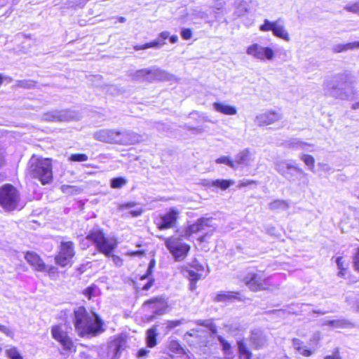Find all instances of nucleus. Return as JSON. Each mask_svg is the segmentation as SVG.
Listing matches in <instances>:
<instances>
[{"instance_id":"nucleus-44","label":"nucleus","mask_w":359,"mask_h":359,"mask_svg":"<svg viewBox=\"0 0 359 359\" xmlns=\"http://www.w3.org/2000/svg\"><path fill=\"white\" fill-rule=\"evenodd\" d=\"M345 9L347 11L352 12L359 15V1L354 4L346 5Z\"/></svg>"},{"instance_id":"nucleus-4","label":"nucleus","mask_w":359,"mask_h":359,"mask_svg":"<svg viewBox=\"0 0 359 359\" xmlns=\"http://www.w3.org/2000/svg\"><path fill=\"white\" fill-rule=\"evenodd\" d=\"M86 238L91 242L100 252L108 257H110L111 253L116 248L118 245L115 238L106 237L100 229L91 230Z\"/></svg>"},{"instance_id":"nucleus-16","label":"nucleus","mask_w":359,"mask_h":359,"mask_svg":"<svg viewBox=\"0 0 359 359\" xmlns=\"http://www.w3.org/2000/svg\"><path fill=\"white\" fill-rule=\"evenodd\" d=\"M94 137L101 142L119 144L120 131L109 129L100 130L94 133Z\"/></svg>"},{"instance_id":"nucleus-2","label":"nucleus","mask_w":359,"mask_h":359,"mask_svg":"<svg viewBox=\"0 0 359 359\" xmlns=\"http://www.w3.org/2000/svg\"><path fill=\"white\" fill-rule=\"evenodd\" d=\"M29 173L37 179L43 185L48 184L53 181V168L49 158L32 157L29 161Z\"/></svg>"},{"instance_id":"nucleus-43","label":"nucleus","mask_w":359,"mask_h":359,"mask_svg":"<svg viewBox=\"0 0 359 359\" xmlns=\"http://www.w3.org/2000/svg\"><path fill=\"white\" fill-rule=\"evenodd\" d=\"M336 263H337V267L339 270L338 275L339 276H343L344 275V271L346 270V268L344 266V264H343V257H337Z\"/></svg>"},{"instance_id":"nucleus-13","label":"nucleus","mask_w":359,"mask_h":359,"mask_svg":"<svg viewBox=\"0 0 359 359\" xmlns=\"http://www.w3.org/2000/svg\"><path fill=\"white\" fill-rule=\"evenodd\" d=\"M275 169L285 178L292 177V175H290L291 173L289 172V170L294 171L299 174H304V170L301 168L289 161H277L275 163Z\"/></svg>"},{"instance_id":"nucleus-11","label":"nucleus","mask_w":359,"mask_h":359,"mask_svg":"<svg viewBox=\"0 0 359 359\" xmlns=\"http://www.w3.org/2000/svg\"><path fill=\"white\" fill-rule=\"evenodd\" d=\"M269 281L262 272L249 273L244 278L245 285L255 292L267 289Z\"/></svg>"},{"instance_id":"nucleus-15","label":"nucleus","mask_w":359,"mask_h":359,"mask_svg":"<svg viewBox=\"0 0 359 359\" xmlns=\"http://www.w3.org/2000/svg\"><path fill=\"white\" fill-rule=\"evenodd\" d=\"M180 212L175 208H171L168 212L161 215L157 222L159 229L172 228L177 221Z\"/></svg>"},{"instance_id":"nucleus-3","label":"nucleus","mask_w":359,"mask_h":359,"mask_svg":"<svg viewBox=\"0 0 359 359\" xmlns=\"http://www.w3.org/2000/svg\"><path fill=\"white\" fill-rule=\"evenodd\" d=\"M347 75H340L335 81L327 83V92L335 98L344 100H352L355 98L357 91L351 83L346 82Z\"/></svg>"},{"instance_id":"nucleus-6","label":"nucleus","mask_w":359,"mask_h":359,"mask_svg":"<svg viewBox=\"0 0 359 359\" xmlns=\"http://www.w3.org/2000/svg\"><path fill=\"white\" fill-rule=\"evenodd\" d=\"M165 245L175 261L180 262L185 259L190 246L178 237L172 236L165 239Z\"/></svg>"},{"instance_id":"nucleus-60","label":"nucleus","mask_w":359,"mask_h":359,"mask_svg":"<svg viewBox=\"0 0 359 359\" xmlns=\"http://www.w3.org/2000/svg\"><path fill=\"white\" fill-rule=\"evenodd\" d=\"M195 16L198 18H205L208 16L207 13L204 11H198L194 13Z\"/></svg>"},{"instance_id":"nucleus-26","label":"nucleus","mask_w":359,"mask_h":359,"mask_svg":"<svg viewBox=\"0 0 359 359\" xmlns=\"http://www.w3.org/2000/svg\"><path fill=\"white\" fill-rule=\"evenodd\" d=\"M272 32L276 37L280 38L286 41H289L290 39L288 32L280 20H276Z\"/></svg>"},{"instance_id":"nucleus-33","label":"nucleus","mask_w":359,"mask_h":359,"mask_svg":"<svg viewBox=\"0 0 359 359\" xmlns=\"http://www.w3.org/2000/svg\"><path fill=\"white\" fill-rule=\"evenodd\" d=\"M289 207L287 201L283 200H276L269 204V208L273 210H284Z\"/></svg>"},{"instance_id":"nucleus-35","label":"nucleus","mask_w":359,"mask_h":359,"mask_svg":"<svg viewBox=\"0 0 359 359\" xmlns=\"http://www.w3.org/2000/svg\"><path fill=\"white\" fill-rule=\"evenodd\" d=\"M127 180L124 177H115L111 180L110 186L113 189H120L126 185Z\"/></svg>"},{"instance_id":"nucleus-36","label":"nucleus","mask_w":359,"mask_h":359,"mask_svg":"<svg viewBox=\"0 0 359 359\" xmlns=\"http://www.w3.org/2000/svg\"><path fill=\"white\" fill-rule=\"evenodd\" d=\"M217 163H224L231 168L236 169L235 161H232L229 156H222L216 159Z\"/></svg>"},{"instance_id":"nucleus-12","label":"nucleus","mask_w":359,"mask_h":359,"mask_svg":"<svg viewBox=\"0 0 359 359\" xmlns=\"http://www.w3.org/2000/svg\"><path fill=\"white\" fill-rule=\"evenodd\" d=\"M135 79L140 81H152L154 80H164L167 74L159 69H143L135 72Z\"/></svg>"},{"instance_id":"nucleus-5","label":"nucleus","mask_w":359,"mask_h":359,"mask_svg":"<svg viewBox=\"0 0 359 359\" xmlns=\"http://www.w3.org/2000/svg\"><path fill=\"white\" fill-rule=\"evenodd\" d=\"M20 194L13 185L7 184L0 187V206L6 211L18 208Z\"/></svg>"},{"instance_id":"nucleus-19","label":"nucleus","mask_w":359,"mask_h":359,"mask_svg":"<svg viewBox=\"0 0 359 359\" xmlns=\"http://www.w3.org/2000/svg\"><path fill=\"white\" fill-rule=\"evenodd\" d=\"M211 222L212 220L210 218H201L198 219L195 223L187 226L186 235L190 236L193 233L204 231L205 227L211 226Z\"/></svg>"},{"instance_id":"nucleus-38","label":"nucleus","mask_w":359,"mask_h":359,"mask_svg":"<svg viewBox=\"0 0 359 359\" xmlns=\"http://www.w3.org/2000/svg\"><path fill=\"white\" fill-rule=\"evenodd\" d=\"M290 146L292 148L297 149H306V147H311V145L309 143L300 141L299 140H293L290 142Z\"/></svg>"},{"instance_id":"nucleus-9","label":"nucleus","mask_w":359,"mask_h":359,"mask_svg":"<svg viewBox=\"0 0 359 359\" xmlns=\"http://www.w3.org/2000/svg\"><path fill=\"white\" fill-rule=\"evenodd\" d=\"M52 337L57 341L65 351H72L74 348L72 339L69 337L65 325H53L51 328Z\"/></svg>"},{"instance_id":"nucleus-52","label":"nucleus","mask_w":359,"mask_h":359,"mask_svg":"<svg viewBox=\"0 0 359 359\" xmlns=\"http://www.w3.org/2000/svg\"><path fill=\"white\" fill-rule=\"evenodd\" d=\"M225 5V1L223 0H217L214 2L212 8L217 10H221Z\"/></svg>"},{"instance_id":"nucleus-30","label":"nucleus","mask_w":359,"mask_h":359,"mask_svg":"<svg viewBox=\"0 0 359 359\" xmlns=\"http://www.w3.org/2000/svg\"><path fill=\"white\" fill-rule=\"evenodd\" d=\"M249 11V5L248 0H241L236 6L235 15L238 17L243 16Z\"/></svg>"},{"instance_id":"nucleus-39","label":"nucleus","mask_w":359,"mask_h":359,"mask_svg":"<svg viewBox=\"0 0 359 359\" xmlns=\"http://www.w3.org/2000/svg\"><path fill=\"white\" fill-rule=\"evenodd\" d=\"M98 291V288L96 285H93L83 290V294L87 297L89 299L94 297Z\"/></svg>"},{"instance_id":"nucleus-18","label":"nucleus","mask_w":359,"mask_h":359,"mask_svg":"<svg viewBox=\"0 0 359 359\" xmlns=\"http://www.w3.org/2000/svg\"><path fill=\"white\" fill-rule=\"evenodd\" d=\"M250 342L256 349L264 347L267 343V339L263 332L259 329L252 330Z\"/></svg>"},{"instance_id":"nucleus-61","label":"nucleus","mask_w":359,"mask_h":359,"mask_svg":"<svg viewBox=\"0 0 359 359\" xmlns=\"http://www.w3.org/2000/svg\"><path fill=\"white\" fill-rule=\"evenodd\" d=\"M154 280H149L143 287L142 290H148L151 288V287L153 285Z\"/></svg>"},{"instance_id":"nucleus-62","label":"nucleus","mask_w":359,"mask_h":359,"mask_svg":"<svg viewBox=\"0 0 359 359\" xmlns=\"http://www.w3.org/2000/svg\"><path fill=\"white\" fill-rule=\"evenodd\" d=\"M128 254L132 257L142 256V255H144V251H142V250L131 251Z\"/></svg>"},{"instance_id":"nucleus-27","label":"nucleus","mask_w":359,"mask_h":359,"mask_svg":"<svg viewBox=\"0 0 359 359\" xmlns=\"http://www.w3.org/2000/svg\"><path fill=\"white\" fill-rule=\"evenodd\" d=\"M292 346L294 348L302 355L304 357L311 356L313 351L309 349L304 343L299 339H293Z\"/></svg>"},{"instance_id":"nucleus-29","label":"nucleus","mask_w":359,"mask_h":359,"mask_svg":"<svg viewBox=\"0 0 359 359\" xmlns=\"http://www.w3.org/2000/svg\"><path fill=\"white\" fill-rule=\"evenodd\" d=\"M238 294V292H221L215 295L214 301L217 302H230L237 299Z\"/></svg>"},{"instance_id":"nucleus-57","label":"nucleus","mask_w":359,"mask_h":359,"mask_svg":"<svg viewBox=\"0 0 359 359\" xmlns=\"http://www.w3.org/2000/svg\"><path fill=\"white\" fill-rule=\"evenodd\" d=\"M170 36V33L167 31L162 32L160 33L158 38L161 41H165V39H167Z\"/></svg>"},{"instance_id":"nucleus-24","label":"nucleus","mask_w":359,"mask_h":359,"mask_svg":"<svg viewBox=\"0 0 359 359\" xmlns=\"http://www.w3.org/2000/svg\"><path fill=\"white\" fill-rule=\"evenodd\" d=\"M213 108L215 111L225 115H235L237 113V109L235 107L224 102H215Z\"/></svg>"},{"instance_id":"nucleus-49","label":"nucleus","mask_w":359,"mask_h":359,"mask_svg":"<svg viewBox=\"0 0 359 359\" xmlns=\"http://www.w3.org/2000/svg\"><path fill=\"white\" fill-rule=\"evenodd\" d=\"M181 36L185 40L191 39L192 36L191 30L190 29H183L181 31Z\"/></svg>"},{"instance_id":"nucleus-41","label":"nucleus","mask_w":359,"mask_h":359,"mask_svg":"<svg viewBox=\"0 0 359 359\" xmlns=\"http://www.w3.org/2000/svg\"><path fill=\"white\" fill-rule=\"evenodd\" d=\"M88 157L85 154H72L69 157V160L72 161H78V162H82V161H88Z\"/></svg>"},{"instance_id":"nucleus-28","label":"nucleus","mask_w":359,"mask_h":359,"mask_svg":"<svg viewBox=\"0 0 359 359\" xmlns=\"http://www.w3.org/2000/svg\"><path fill=\"white\" fill-rule=\"evenodd\" d=\"M44 118L49 121H65L69 119L65 111H53L45 115Z\"/></svg>"},{"instance_id":"nucleus-20","label":"nucleus","mask_w":359,"mask_h":359,"mask_svg":"<svg viewBox=\"0 0 359 359\" xmlns=\"http://www.w3.org/2000/svg\"><path fill=\"white\" fill-rule=\"evenodd\" d=\"M26 261L37 271L45 269V263L41 257L34 252H27L25 255Z\"/></svg>"},{"instance_id":"nucleus-25","label":"nucleus","mask_w":359,"mask_h":359,"mask_svg":"<svg viewBox=\"0 0 359 359\" xmlns=\"http://www.w3.org/2000/svg\"><path fill=\"white\" fill-rule=\"evenodd\" d=\"M237 359H252V354L243 339L237 341Z\"/></svg>"},{"instance_id":"nucleus-58","label":"nucleus","mask_w":359,"mask_h":359,"mask_svg":"<svg viewBox=\"0 0 359 359\" xmlns=\"http://www.w3.org/2000/svg\"><path fill=\"white\" fill-rule=\"evenodd\" d=\"M142 213V208H137L134 210H131L130 211V214L132 217H138L140 215H141V214Z\"/></svg>"},{"instance_id":"nucleus-22","label":"nucleus","mask_w":359,"mask_h":359,"mask_svg":"<svg viewBox=\"0 0 359 359\" xmlns=\"http://www.w3.org/2000/svg\"><path fill=\"white\" fill-rule=\"evenodd\" d=\"M144 306H148L155 315H162L165 310L163 302L158 298L151 299L144 302Z\"/></svg>"},{"instance_id":"nucleus-56","label":"nucleus","mask_w":359,"mask_h":359,"mask_svg":"<svg viewBox=\"0 0 359 359\" xmlns=\"http://www.w3.org/2000/svg\"><path fill=\"white\" fill-rule=\"evenodd\" d=\"M0 331L6 334L7 336H12L13 332L10 330L8 327L5 325L0 324Z\"/></svg>"},{"instance_id":"nucleus-34","label":"nucleus","mask_w":359,"mask_h":359,"mask_svg":"<svg viewBox=\"0 0 359 359\" xmlns=\"http://www.w3.org/2000/svg\"><path fill=\"white\" fill-rule=\"evenodd\" d=\"M300 159L308 166V168L310 170L313 171L315 159L312 156L308 154H302L300 156Z\"/></svg>"},{"instance_id":"nucleus-46","label":"nucleus","mask_w":359,"mask_h":359,"mask_svg":"<svg viewBox=\"0 0 359 359\" xmlns=\"http://www.w3.org/2000/svg\"><path fill=\"white\" fill-rule=\"evenodd\" d=\"M324 325H330L334 327H341L343 326L344 323L341 320H333L326 321L325 323H324Z\"/></svg>"},{"instance_id":"nucleus-50","label":"nucleus","mask_w":359,"mask_h":359,"mask_svg":"<svg viewBox=\"0 0 359 359\" xmlns=\"http://www.w3.org/2000/svg\"><path fill=\"white\" fill-rule=\"evenodd\" d=\"M112 261L116 266H121L123 264V259L117 255H111Z\"/></svg>"},{"instance_id":"nucleus-7","label":"nucleus","mask_w":359,"mask_h":359,"mask_svg":"<svg viewBox=\"0 0 359 359\" xmlns=\"http://www.w3.org/2000/svg\"><path fill=\"white\" fill-rule=\"evenodd\" d=\"M124 346L125 341L121 338L111 340L107 345L100 348L98 353L100 359H118L120 352Z\"/></svg>"},{"instance_id":"nucleus-48","label":"nucleus","mask_w":359,"mask_h":359,"mask_svg":"<svg viewBox=\"0 0 359 359\" xmlns=\"http://www.w3.org/2000/svg\"><path fill=\"white\" fill-rule=\"evenodd\" d=\"M188 274H189V278L190 280H192V281H197L198 280H199L201 278V274H200L198 273H196L191 270L189 271Z\"/></svg>"},{"instance_id":"nucleus-23","label":"nucleus","mask_w":359,"mask_h":359,"mask_svg":"<svg viewBox=\"0 0 359 359\" xmlns=\"http://www.w3.org/2000/svg\"><path fill=\"white\" fill-rule=\"evenodd\" d=\"M235 182L232 180H205L203 185L211 187H214L219 188L222 190H226L229 187L233 185Z\"/></svg>"},{"instance_id":"nucleus-59","label":"nucleus","mask_w":359,"mask_h":359,"mask_svg":"<svg viewBox=\"0 0 359 359\" xmlns=\"http://www.w3.org/2000/svg\"><path fill=\"white\" fill-rule=\"evenodd\" d=\"M181 324V322L180 320H173L170 321L168 325V327L169 328H174L175 327L179 326Z\"/></svg>"},{"instance_id":"nucleus-17","label":"nucleus","mask_w":359,"mask_h":359,"mask_svg":"<svg viewBox=\"0 0 359 359\" xmlns=\"http://www.w3.org/2000/svg\"><path fill=\"white\" fill-rule=\"evenodd\" d=\"M281 118L280 113L267 111L257 116L255 121L259 126L269 125Z\"/></svg>"},{"instance_id":"nucleus-31","label":"nucleus","mask_w":359,"mask_h":359,"mask_svg":"<svg viewBox=\"0 0 359 359\" xmlns=\"http://www.w3.org/2000/svg\"><path fill=\"white\" fill-rule=\"evenodd\" d=\"M156 327H152L147 332V346L152 348L156 344Z\"/></svg>"},{"instance_id":"nucleus-32","label":"nucleus","mask_w":359,"mask_h":359,"mask_svg":"<svg viewBox=\"0 0 359 359\" xmlns=\"http://www.w3.org/2000/svg\"><path fill=\"white\" fill-rule=\"evenodd\" d=\"M6 355L9 359H24L17 347L9 346L6 349Z\"/></svg>"},{"instance_id":"nucleus-63","label":"nucleus","mask_w":359,"mask_h":359,"mask_svg":"<svg viewBox=\"0 0 359 359\" xmlns=\"http://www.w3.org/2000/svg\"><path fill=\"white\" fill-rule=\"evenodd\" d=\"M135 205V203L133 202L126 203H123V204L121 205V209L130 208L133 207Z\"/></svg>"},{"instance_id":"nucleus-64","label":"nucleus","mask_w":359,"mask_h":359,"mask_svg":"<svg viewBox=\"0 0 359 359\" xmlns=\"http://www.w3.org/2000/svg\"><path fill=\"white\" fill-rule=\"evenodd\" d=\"M289 172L291 173L290 175H292V177L291 178H287V179L288 180H290V181L294 180L297 177V175H302V174L296 173L295 172L292 171V170H289ZM303 175H306L304 172Z\"/></svg>"},{"instance_id":"nucleus-37","label":"nucleus","mask_w":359,"mask_h":359,"mask_svg":"<svg viewBox=\"0 0 359 359\" xmlns=\"http://www.w3.org/2000/svg\"><path fill=\"white\" fill-rule=\"evenodd\" d=\"M276 23V20L274 22H271L267 19H265L264 21V24L259 27V30L262 32H272Z\"/></svg>"},{"instance_id":"nucleus-53","label":"nucleus","mask_w":359,"mask_h":359,"mask_svg":"<svg viewBox=\"0 0 359 359\" xmlns=\"http://www.w3.org/2000/svg\"><path fill=\"white\" fill-rule=\"evenodd\" d=\"M324 359H341V358L339 355V351L336 349L332 355L325 356Z\"/></svg>"},{"instance_id":"nucleus-8","label":"nucleus","mask_w":359,"mask_h":359,"mask_svg":"<svg viewBox=\"0 0 359 359\" xmlns=\"http://www.w3.org/2000/svg\"><path fill=\"white\" fill-rule=\"evenodd\" d=\"M75 255L74 245L72 241H62L59 247L57 255L55 257V263L65 267L71 265L72 259Z\"/></svg>"},{"instance_id":"nucleus-42","label":"nucleus","mask_w":359,"mask_h":359,"mask_svg":"<svg viewBox=\"0 0 359 359\" xmlns=\"http://www.w3.org/2000/svg\"><path fill=\"white\" fill-rule=\"evenodd\" d=\"M164 44H165V41H161L159 39H156L153 41L146 43L145 46L147 49L150 48H160L163 46Z\"/></svg>"},{"instance_id":"nucleus-45","label":"nucleus","mask_w":359,"mask_h":359,"mask_svg":"<svg viewBox=\"0 0 359 359\" xmlns=\"http://www.w3.org/2000/svg\"><path fill=\"white\" fill-rule=\"evenodd\" d=\"M332 50L334 53H341V52H346L347 51L346 49V43L345 44H336L332 47Z\"/></svg>"},{"instance_id":"nucleus-1","label":"nucleus","mask_w":359,"mask_h":359,"mask_svg":"<svg viewBox=\"0 0 359 359\" xmlns=\"http://www.w3.org/2000/svg\"><path fill=\"white\" fill-rule=\"evenodd\" d=\"M103 321L95 313H88L83 307L75 311V328L81 337L96 336L104 332Z\"/></svg>"},{"instance_id":"nucleus-47","label":"nucleus","mask_w":359,"mask_h":359,"mask_svg":"<svg viewBox=\"0 0 359 359\" xmlns=\"http://www.w3.org/2000/svg\"><path fill=\"white\" fill-rule=\"evenodd\" d=\"M155 260L154 259H151L149 264V266H148V269H147V274L146 275H144L141 277V280H144L146 279L151 273H152V270L154 268L155 266Z\"/></svg>"},{"instance_id":"nucleus-14","label":"nucleus","mask_w":359,"mask_h":359,"mask_svg":"<svg viewBox=\"0 0 359 359\" xmlns=\"http://www.w3.org/2000/svg\"><path fill=\"white\" fill-rule=\"evenodd\" d=\"M236 168L238 166L251 167L255 161V152L246 148L239 151L235 156Z\"/></svg>"},{"instance_id":"nucleus-55","label":"nucleus","mask_w":359,"mask_h":359,"mask_svg":"<svg viewBox=\"0 0 359 359\" xmlns=\"http://www.w3.org/2000/svg\"><path fill=\"white\" fill-rule=\"evenodd\" d=\"M353 262L355 270L359 271V248L358 249L357 252L355 255Z\"/></svg>"},{"instance_id":"nucleus-54","label":"nucleus","mask_w":359,"mask_h":359,"mask_svg":"<svg viewBox=\"0 0 359 359\" xmlns=\"http://www.w3.org/2000/svg\"><path fill=\"white\" fill-rule=\"evenodd\" d=\"M149 353V350H147L145 348H141L137 351V357L138 358H145L147 354Z\"/></svg>"},{"instance_id":"nucleus-51","label":"nucleus","mask_w":359,"mask_h":359,"mask_svg":"<svg viewBox=\"0 0 359 359\" xmlns=\"http://www.w3.org/2000/svg\"><path fill=\"white\" fill-rule=\"evenodd\" d=\"M347 50L359 49V41H353L346 43Z\"/></svg>"},{"instance_id":"nucleus-40","label":"nucleus","mask_w":359,"mask_h":359,"mask_svg":"<svg viewBox=\"0 0 359 359\" xmlns=\"http://www.w3.org/2000/svg\"><path fill=\"white\" fill-rule=\"evenodd\" d=\"M41 272H46L51 278H54L57 275V269L55 266L45 264V269Z\"/></svg>"},{"instance_id":"nucleus-21","label":"nucleus","mask_w":359,"mask_h":359,"mask_svg":"<svg viewBox=\"0 0 359 359\" xmlns=\"http://www.w3.org/2000/svg\"><path fill=\"white\" fill-rule=\"evenodd\" d=\"M142 140V137L132 131H120L119 144H133Z\"/></svg>"},{"instance_id":"nucleus-10","label":"nucleus","mask_w":359,"mask_h":359,"mask_svg":"<svg viewBox=\"0 0 359 359\" xmlns=\"http://www.w3.org/2000/svg\"><path fill=\"white\" fill-rule=\"evenodd\" d=\"M246 53L252 57L262 61L273 60L275 57L273 50L270 47L263 46L255 43L247 48Z\"/></svg>"}]
</instances>
